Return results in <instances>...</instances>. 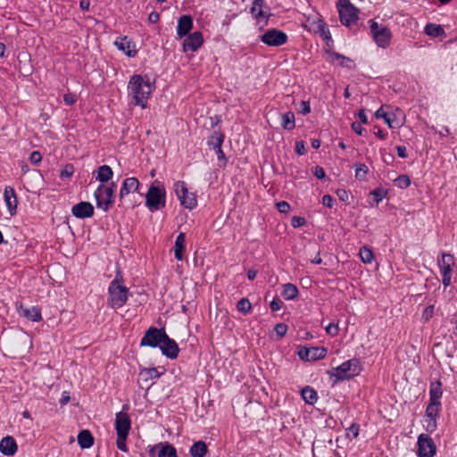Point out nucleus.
I'll use <instances>...</instances> for the list:
<instances>
[{"mask_svg":"<svg viewBox=\"0 0 457 457\" xmlns=\"http://www.w3.org/2000/svg\"><path fill=\"white\" fill-rule=\"evenodd\" d=\"M159 445L157 457H178L177 450L173 445L169 442H161Z\"/></svg>","mask_w":457,"mask_h":457,"instance_id":"33","label":"nucleus"},{"mask_svg":"<svg viewBox=\"0 0 457 457\" xmlns=\"http://www.w3.org/2000/svg\"><path fill=\"white\" fill-rule=\"evenodd\" d=\"M454 264L453 255L451 253H442V259L438 260L440 272L442 276H452V266Z\"/></svg>","mask_w":457,"mask_h":457,"instance_id":"26","label":"nucleus"},{"mask_svg":"<svg viewBox=\"0 0 457 457\" xmlns=\"http://www.w3.org/2000/svg\"><path fill=\"white\" fill-rule=\"evenodd\" d=\"M224 138L225 135L220 129H214L207 139V145L212 148H217L222 145Z\"/></svg>","mask_w":457,"mask_h":457,"instance_id":"34","label":"nucleus"},{"mask_svg":"<svg viewBox=\"0 0 457 457\" xmlns=\"http://www.w3.org/2000/svg\"><path fill=\"white\" fill-rule=\"evenodd\" d=\"M140 183L138 179L135 177L127 178L123 180L119 197L120 200L122 201L126 195H128L131 192H137L139 188Z\"/></svg>","mask_w":457,"mask_h":457,"instance_id":"22","label":"nucleus"},{"mask_svg":"<svg viewBox=\"0 0 457 457\" xmlns=\"http://www.w3.org/2000/svg\"><path fill=\"white\" fill-rule=\"evenodd\" d=\"M283 305L284 303L278 296H275L270 303V308L272 312H277L280 310Z\"/></svg>","mask_w":457,"mask_h":457,"instance_id":"52","label":"nucleus"},{"mask_svg":"<svg viewBox=\"0 0 457 457\" xmlns=\"http://www.w3.org/2000/svg\"><path fill=\"white\" fill-rule=\"evenodd\" d=\"M129 409L128 404L122 406V411H119L115 415V430L117 436L129 435L131 429V420L129 415L125 411Z\"/></svg>","mask_w":457,"mask_h":457,"instance_id":"11","label":"nucleus"},{"mask_svg":"<svg viewBox=\"0 0 457 457\" xmlns=\"http://www.w3.org/2000/svg\"><path fill=\"white\" fill-rule=\"evenodd\" d=\"M433 314H434V306L429 305L424 309L423 313H422V318L425 320H428L433 316Z\"/></svg>","mask_w":457,"mask_h":457,"instance_id":"61","label":"nucleus"},{"mask_svg":"<svg viewBox=\"0 0 457 457\" xmlns=\"http://www.w3.org/2000/svg\"><path fill=\"white\" fill-rule=\"evenodd\" d=\"M419 457H433L436 452L434 440L427 434H420L417 441Z\"/></svg>","mask_w":457,"mask_h":457,"instance_id":"12","label":"nucleus"},{"mask_svg":"<svg viewBox=\"0 0 457 457\" xmlns=\"http://www.w3.org/2000/svg\"><path fill=\"white\" fill-rule=\"evenodd\" d=\"M95 442L92 433L88 429H82L78 435V444L81 449H88Z\"/></svg>","mask_w":457,"mask_h":457,"instance_id":"29","label":"nucleus"},{"mask_svg":"<svg viewBox=\"0 0 457 457\" xmlns=\"http://www.w3.org/2000/svg\"><path fill=\"white\" fill-rule=\"evenodd\" d=\"M313 175L319 179H324L326 178L325 170L322 167L317 165L312 170Z\"/></svg>","mask_w":457,"mask_h":457,"instance_id":"56","label":"nucleus"},{"mask_svg":"<svg viewBox=\"0 0 457 457\" xmlns=\"http://www.w3.org/2000/svg\"><path fill=\"white\" fill-rule=\"evenodd\" d=\"M207 453V444L202 440L195 442L189 450V453L192 457H205Z\"/></svg>","mask_w":457,"mask_h":457,"instance_id":"32","label":"nucleus"},{"mask_svg":"<svg viewBox=\"0 0 457 457\" xmlns=\"http://www.w3.org/2000/svg\"><path fill=\"white\" fill-rule=\"evenodd\" d=\"M113 176V171L109 165H101L97 169L96 180L101 183L108 182Z\"/></svg>","mask_w":457,"mask_h":457,"instance_id":"36","label":"nucleus"},{"mask_svg":"<svg viewBox=\"0 0 457 457\" xmlns=\"http://www.w3.org/2000/svg\"><path fill=\"white\" fill-rule=\"evenodd\" d=\"M128 436H129V435H120V436H117V439H116L117 448L120 451L124 452V453H127L129 451L127 444H126Z\"/></svg>","mask_w":457,"mask_h":457,"instance_id":"48","label":"nucleus"},{"mask_svg":"<svg viewBox=\"0 0 457 457\" xmlns=\"http://www.w3.org/2000/svg\"><path fill=\"white\" fill-rule=\"evenodd\" d=\"M95 208L93 204L87 201H81L74 204L71 208V214L77 219H87L94 216Z\"/></svg>","mask_w":457,"mask_h":457,"instance_id":"16","label":"nucleus"},{"mask_svg":"<svg viewBox=\"0 0 457 457\" xmlns=\"http://www.w3.org/2000/svg\"><path fill=\"white\" fill-rule=\"evenodd\" d=\"M314 33L320 34L322 39L326 42L327 48L332 49L334 46V41L331 36V33L328 29V25L324 22L323 20L319 19L316 22V28L314 29Z\"/></svg>","mask_w":457,"mask_h":457,"instance_id":"21","label":"nucleus"},{"mask_svg":"<svg viewBox=\"0 0 457 457\" xmlns=\"http://www.w3.org/2000/svg\"><path fill=\"white\" fill-rule=\"evenodd\" d=\"M360 426L357 423H353L347 429H346V437L352 439L356 438L359 435Z\"/></svg>","mask_w":457,"mask_h":457,"instance_id":"49","label":"nucleus"},{"mask_svg":"<svg viewBox=\"0 0 457 457\" xmlns=\"http://www.w3.org/2000/svg\"><path fill=\"white\" fill-rule=\"evenodd\" d=\"M283 290L281 295L288 301H293L297 298L299 290L297 287L292 283H286L282 286Z\"/></svg>","mask_w":457,"mask_h":457,"instance_id":"35","label":"nucleus"},{"mask_svg":"<svg viewBox=\"0 0 457 457\" xmlns=\"http://www.w3.org/2000/svg\"><path fill=\"white\" fill-rule=\"evenodd\" d=\"M17 312L18 313L28 319L29 320L38 322L42 320L41 309L38 306H32L30 308H26L22 303H17Z\"/></svg>","mask_w":457,"mask_h":457,"instance_id":"18","label":"nucleus"},{"mask_svg":"<svg viewBox=\"0 0 457 457\" xmlns=\"http://www.w3.org/2000/svg\"><path fill=\"white\" fill-rule=\"evenodd\" d=\"M425 33L428 36L437 37L445 35V31L441 25L436 23H428L424 29Z\"/></svg>","mask_w":457,"mask_h":457,"instance_id":"39","label":"nucleus"},{"mask_svg":"<svg viewBox=\"0 0 457 457\" xmlns=\"http://www.w3.org/2000/svg\"><path fill=\"white\" fill-rule=\"evenodd\" d=\"M359 255L361 262L364 263H370L374 259L373 252L367 246H361L360 248Z\"/></svg>","mask_w":457,"mask_h":457,"instance_id":"43","label":"nucleus"},{"mask_svg":"<svg viewBox=\"0 0 457 457\" xmlns=\"http://www.w3.org/2000/svg\"><path fill=\"white\" fill-rule=\"evenodd\" d=\"M29 162L32 164H38L42 161V155L38 151H33L29 155Z\"/></svg>","mask_w":457,"mask_h":457,"instance_id":"55","label":"nucleus"},{"mask_svg":"<svg viewBox=\"0 0 457 457\" xmlns=\"http://www.w3.org/2000/svg\"><path fill=\"white\" fill-rule=\"evenodd\" d=\"M326 332L332 336V337H335L338 334V326L337 324H335V323H329L326 328Z\"/></svg>","mask_w":457,"mask_h":457,"instance_id":"57","label":"nucleus"},{"mask_svg":"<svg viewBox=\"0 0 457 457\" xmlns=\"http://www.w3.org/2000/svg\"><path fill=\"white\" fill-rule=\"evenodd\" d=\"M442 411L441 402H431L426 407L425 418L426 420V430L428 433H433L437 428V420L439 419L440 412Z\"/></svg>","mask_w":457,"mask_h":457,"instance_id":"9","label":"nucleus"},{"mask_svg":"<svg viewBox=\"0 0 457 457\" xmlns=\"http://www.w3.org/2000/svg\"><path fill=\"white\" fill-rule=\"evenodd\" d=\"M193 18L189 14H184L178 20L177 35L179 38L185 37L193 29Z\"/></svg>","mask_w":457,"mask_h":457,"instance_id":"20","label":"nucleus"},{"mask_svg":"<svg viewBox=\"0 0 457 457\" xmlns=\"http://www.w3.org/2000/svg\"><path fill=\"white\" fill-rule=\"evenodd\" d=\"M369 22L372 37L378 46L386 48L390 45L392 38L390 29L386 26L378 24L374 20H370Z\"/></svg>","mask_w":457,"mask_h":457,"instance_id":"7","label":"nucleus"},{"mask_svg":"<svg viewBox=\"0 0 457 457\" xmlns=\"http://www.w3.org/2000/svg\"><path fill=\"white\" fill-rule=\"evenodd\" d=\"M180 204L189 210H193L197 206V200L194 193H187V196L180 202Z\"/></svg>","mask_w":457,"mask_h":457,"instance_id":"41","label":"nucleus"},{"mask_svg":"<svg viewBox=\"0 0 457 457\" xmlns=\"http://www.w3.org/2000/svg\"><path fill=\"white\" fill-rule=\"evenodd\" d=\"M336 194H337V195L338 199H339L340 201H342V202H347V201H348V199H349V193H348V191H347V190H345V189H341V188H340V189H337V190L336 191Z\"/></svg>","mask_w":457,"mask_h":457,"instance_id":"58","label":"nucleus"},{"mask_svg":"<svg viewBox=\"0 0 457 457\" xmlns=\"http://www.w3.org/2000/svg\"><path fill=\"white\" fill-rule=\"evenodd\" d=\"M174 191L179 201L181 202L185 196H187L188 189L186 182L179 180L174 183Z\"/></svg>","mask_w":457,"mask_h":457,"instance_id":"40","label":"nucleus"},{"mask_svg":"<svg viewBox=\"0 0 457 457\" xmlns=\"http://www.w3.org/2000/svg\"><path fill=\"white\" fill-rule=\"evenodd\" d=\"M116 183L111 182L108 186L99 185L94 193L96 207L108 212L114 203Z\"/></svg>","mask_w":457,"mask_h":457,"instance_id":"4","label":"nucleus"},{"mask_svg":"<svg viewBox=\"0 0 457 457\" xmlns=\"http://www.w3.org/2000/svg\"><path fill=\"white\" fill-rule=\"evenodd\" d=\"M442 395V382L439 379L432 381L429 386V401L441 402Z\"/></svg>","mask_w":457,"mask_h":457,"instance_id":"31","label":"nucleus"},{"mask_svg":"<svg viewBox=\"0 0 457 457\" xmlns=\"http://www.w3.org/2000/svg\"><path fill=\"white\" fill-rule=\"evenodd\" d=\"M306 223V219L301 216H293L291 219V225L295 228L303 227Z\"/></svg>","mask_w":457,"mask_h":457,"instance_id":"51","label":"nucleus"},{"mask_svg":"<svg viewBox=\"0 0 457 457\" xmlns=\"http://www.w3.org/2000/svg\"><path fill=\"white\" fill-rule=\"evenodd\" d=\"M295 151L298 155H304L306 154L305 143L304 141H296Z\"/></svg>","mask_w":457,"mask_h":457,"instance_id":"54","label":"nucleus"},{"mask_svg":"<svg viewBox=\"0 0 457 457\" xmlns=\"http://www.w3.org/2000/svg\"><path fill=\"white\" fill-rule=\"evenodd\" d=\"M163 372H160L156 368H143L140 370L139 372V381H142L145 383L149 388L151 386H153L154 382L148 384L150 380L158 379Z\"/></svg>","mask_w":457,"mask_h":457,"instance_id":"25","label":"nucleus"},{"mask_svg":"<svg viewBox=\"0 0 457 457\" xmlns=\"http://www.w3.org/2000/svg\"><path fill=\"white\" fill-rule=\"evenodd\" d=\"M375 117L378 119L382 118L385 123L391 129H397L403 125V122L396 118L395 113L385 112L383 105L376 111Z\"/></svg>","mask_w":457,"mask_h":457,"instance_id":"23","label":"nucleus"},{"mask_svg":"<svg viewBox=\"0 0 457 457\" xmlns=\"http://www.w3.org/2000/svg\"><path fill=\"white\" fill-rule=\"evenodd\" d=\"M114 46L120 51L124 52L128 57H135L137 54L135 43L129 39L127 36L117 37Z\"/></svg>","mask_w":457,"mask_h":457,"instance_id":"17","label":"nucleus"},{"mask_svg":"<svg viewBox=\"0 0 457 457\" xmlns=\"http://www.w3.org/2000/svg\"><path fill=\"white\" fill-rule=\"evenodd\" d=\"M129 290L126 286L110 284L108 287L107 303L112 309L122 307L129 299Z\"/></svg>","mask_w":457,"mask_h":457,"instance_id":"6","label":"nucleus"},{"mask_svg":"<svg viewBox=\"0 0 457 457\" xmlns=\"http://www.w3.org/2000/svg\"><path fill=\"white\" fill-rule=\"evenodd\" d=\"M339 20L345 27H351L359 20V9L350 0H338L337 3Z\"/></svg>","mask_w":457,"mask_h":457,"instance_id":"5","label":"nucleus"},{"mask_svg":"<svg viewBox=\"0 0 457 457\" xmlns=\"http://www.w3.org/2000/svg\"><path fill=\"white\" fill-rule=\"evenodd\" d=\"M277 209L281 213H287L291 207L290 204L286 201H280L276 204Z\"/></svg>","mask_w":457,"mask_h":457,"instance_id":"53","label":"nucleus"},{"mask_svg":"<svg viewBox=\"0 0 457 457\" xmlns=\"http://www.w3.org/2000/svg\"><path fill=\"white\" fill-rule=\"evenodd\" d=\"M74 173V166L72 163H67L60 171V178L62 179L71 178Z\"/></svg>","mask_w":457,"mask_h":457,"instance_id":"47","label":"nucleus"},{"mask_svg":"<svg viewBox=\"0 0 457 457\" xmlns=\"http://www.w3.org/2000/svg\"><path fill=\"white\" fill-rule=\"evenodd\" d=\"M300 112L303 115H307L311 112V105H310L309 101H302L301 102Z\"/></svg>","mask_w":457,"mask_h":457,"instance_id":"62","label":"nucleus"},{"mask_svg":"<svg viewBox=\"0 0 457 457\" xmlns=\"http://www.w3.org/2000/svg\"><path fill=\"white\" fill-rule=\"evenodd\" d=\"M351 128L356 134L360 136H361L362 132L364 131V129L361 127V123L357 121H353L351 124Z\"/></svg>","mask_w":457,"mask_h":457,"instance_id":"64","label":"nucleus"},{"mask_svg":"<svg viewBox=\"0 0 457 457\" xmlns=\"http://www.w3.org/2000/svg\"><path fill=\"white\" fill-rule=\"evenodd\" d=\"M186 250V234L180 232L175 240L174 256L178 261L184 260V252Z\"/></svg>","mask_w":457,"mask_h":457,"instance_id":"28","label":"nucleus"},{"mask_svg":"<svg viewBox=\"0 0 457 457\" xmlns=\"http://www.w3.org/2000/svg\"><path fill=\"white\" fill-rule=\"evenodd\" d=\"M327 348L325 347H300L297 351V355L303 361H314L322 360L327 355Z\"/></svg>","mask_w":457,"mask_h":457,"instance_id":"13","label":"nucleus"},{"mask_svg":"<svg viewBox=\"0 0 457 457\" xmlns=\"http://www.w3.org/2000/svg\"><path fill=\"white\" fill-rule=\"evenodd\" d=\"M148 454L150 457H157L158 451L160 449L159 444L154 445H148Z\"/></svg>","mask_w":457,"mask_h":457,"instance_id":"63","label":"nucleus"},{"mask_svg":"<svg viewBox=\"0 0 457 457\" xmlns=\"http://www.w3.org/2000/svg\"><path fill=\"white\" fill-rule=\"evenodd\" d=\"M166 204V189L162 182L154 180L145 195V206L154 212Z\"/></svg>","mask_w":457,"mask_h":457,"instance_id":"2","label":"nucleus"},{"mask_svg":"<svg viewBox=\"0 0 457 457\" xmlns=\"http://www.w3.org/2000/svg\"><path fill=\"white\" fill-rule=\"evenodd\" d=\"M355 179L360 181L367 180V174L369 172V168L364 163H357L355 164Z\"/></svg>","mask_w":457,"mask_h":457,"instance_id":"42","label":"nucleus"},{"mask_svg":"<svg viewBox=\"0 0 457 457\" xmlns=\"http://www.w3.org/2000/svg\"><path fill=\"white\" fill-rule=\"evenodd\" d=\"M166 334L167 333L163 328H158L152 326L145 332V335L141 338L140 346L159 348Z\"/></svg>","mask_w":457,"mask_h":457,"instance_id":"8","label":"nucleus"},{"mask_svg":"<svg viewBox=\"0 0 457 457\" xmlns=\"http://www.w3.org/2000/svg\"><path fill=\"white\" fill-rule=\"evenodd\" d=\"M154 89V81L152 83L147 75L134 74L128 83V92L134 104L143 109L147 107V99Z\"/></svg>","mask_w":457,"mask_h":457,"instance_id":"1","label":"nucleus"},{"mask_svg":"<svg viewBox=\"0 0 457 457\" xmlns=\"http://www.w3.org/2000/svg\"><path fill=\"white\" fill-rule=\"evenodd\" d=\"M162 355L170 360L178 358L179 353V347L177 342L170 338L168 334L162 339L161 346H159Z\"/></svg>","mask_w":457,"mask_h":457,"instance_id":"14","label":"nucleus"},{"mask_svg":"<svg viewBox=\"0 0 457 457\" xmlns=\"http://www.w3.org/2000/svg\"><path fill=\"white\" fill-rule=\"evenodd\" d=\"M324 51L327 54L331 56L333 59L340 60L341 62H340L339 65L341 67L347 68L349 70H352L353 68V61L351 58L345 56L332 49H324Z\"/></svg>","mask_w":457,"mask_h":457,"instance_id":"30","label":"nucleus"},{"mask_svg":"<svg viewBox=\"0 0 457 457\" xmlns=\"http://www.w3.org/2000/svg\"><path fill=\"white\" fill-rule=\"evenodd\" d=\"M260 40L268 46H280L288 40V36L278 29H269L261 37Z\"/></svg>","mask_w":457,"mask_h":457,"instance_id":"10","label":"nucleus"},{"mask_svg":"<svg viewBox=\"0 0 457 457\" xmlns=\"http://www.w3.org/2000/svg\"><path fill=\"white\" fill-rule=\"evenodd\" d=\"M4 199L11 216L17 212L18 199L13 187L7 186L4 191Z\"/></svg>","mask_w":457,"mask_h":457,"instance_id":"19","label":"nucleus"},{"mask_svg":"<svg viewBox=\"0 0 457 457\" xmlns=\"http://www.w3.org/2000/svg\"><path fill=\"white\" fill-rule=\"evenodd\" d=\"M264 9L270 10L269 6H267L264 0H253V6L250 9V12L254 16L255 19L261 18H270L271 13H266Z\"/></svg>","mask_w":457,"mask_h":457,"instance_id":"27","label":"nucleus"},{"mask_svg":"<svg viewBox=\"0 0 457 457\" xmlns=\"http://www.w3.org/2000/svg\"><path fill=\"white\" fill-rule=\"evenodd\" d=\"M361 362L359 359L353 358L350 359L339 366L333 368L331 370L328 371V374L332 378H336V382L349 380L360 374L361 371Z\"/></svg>","mask_w":457,"mask_h":457,"instance_id":"3","label":"nucleus"},{"mask_svg":"<svg viewBox=\"0 0 457 457\" xmlns=\"http://www.w3.org/2000/svg\"><path fill=\"white\" fill-rule=\"evenodd\" d=\"M204 36L201 31H195L185 37L182 44L183 52H196L204 44Z\"/></svg>","mask_w":457,"mask_h":457,"instance_id":"15","label":"nucleus"},{"mask_svg":"<svg viewBox=\"0 0 457 457\" xmlns=\"http://www.w3.org/2000/svg\"><path fill=\"white\" fill-rule=\"evenodd\" d=\"M63 101H64L65 104L71 106L73 104H75V102L77 101V97L75 95H73L71 93H68L63 96Z\"/></svg>","mask_w":457,"mask_h":457,"instance_id":"59","label":"nucleus"},{"mask_svg":"<svg viewBox=\"0 0 457 457\" xmlns=\"http://www.w3.org/2000/svg\"><path fill=\"white\" fill-rule=\"evenodd\" d=\"M370 195L374 197V201L378 204L387 195V190L383 187H376L370 192Z\"/></svg>","mask_w":457,"mask_h":457,"instance_id":"46","label":"nucleus"},{"mask_svg":"<svg viewBox=\"0 0 457 457\" xmlns=\"http://www.w3.org/2000/svg\"><path fill=\"white\" fill-rule=\"evenodd\" d=\"M301 395L303 401L310 405H313L318 400L317 392L310 386H306L301 390Z\"/></svg>","mask_w":457,"mask_h":457,"instance_id":"37","label":"nucleus"},{"mask_svg":"<svg viewBox=\"0 0 457 457\" xmlns=\"http://www.w3.org/2000/svg\"><path fill=\"white\" fill-rule=\"evenodd\" d=\"M288 327L286 323H278L274 327V330L279 338L286 336Z\"/></svg>","mask_w":457,"mask_h":457,"instance_id":"50","label":"nucleus"},{"mask_svg":"<svg viewBox=\"0 0 457 457\" xmlns=\"http://www.w3.org/2000/svg\"><path fill=\"white\" fill-rule=\"evenodd\" d=\"M334 202L335 200L330 195H324L322 196V204L328 208H332Z\"/></svg>","mask_w":457,"mask_h":457,"instance_id":"60","label":"nucleus"},{"mask_svg":"<svg viewBox=\"0 0 457 457\" xmlns=\"http://www.w3.org/2000/svg\"><path fill=\"white\" fill-rule=\"evenodd\" d=\"M237 310L243 314H248L252 311V303L246 297H244L237 302Z\"/></svg>","mask_w":457,"mask_h":457,"instance_id":"44","label":"nucleus"},{"mask_svg":"<svg viewBox=\"0 0 457 457\" xmlns=\"http://www.w3.org/2000/svg\"><path fill=\"white\" fill-rule=\"evenodd\" d=\"M18 445L12 436H6L0 441V453L6 456H12L16 453Z\"/></svg>","mask_w":457,"mask_h":457,"instance_id":"24","label":"nucleus"},{"mask_svg":"<svg viewBox=\"0 0 457 457\" xmlns=\"http://www.w3.org/2000/svg\"><path fill=\"white\" fill-rule=\"evenodd\" d=\"M394 183L399 188L405 189L410 187L411 179L405 174L399 175L395 179H394Z\"/></svg>","mask_w":457,"mask_h":457,"instance_id":"45","label":"nucleus"},{"mask_svg":"<svg viewBox=\"0 0 457 457\" xmlns=\"http://www.w3.org/2000/svg\"><path fill=\"white\" fill-rule=\"evenodd\" d=\"M281 127L289 131L295 128V118L293 112L289 111L281 115Z\"/></svg>","mask_w":457,"mask_h":457,"instance_id":"38","label":"nucleus"}]
</instances>
